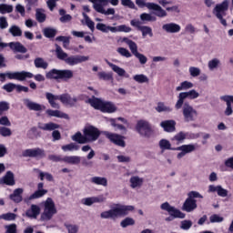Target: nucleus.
<instances>
[{"mask_svg": "<svg viewBox=\"0 0 233 233\" xmlns=\"http://www.w3.org/2000/svg\"><path fill=\"white\" fill-rule=\"evenodd\" d=\"M100 110L101 112H107L108 114H113V112H116V106H114V104L104 101L102 109Z\"/></svg>", "mask_w": 233, "mask_h": 233, "instance_id": "nucleus-40", "label": "nucleus"}, {"mask_svg": "<svg viewBox=\"0 0 233 233\" xmlns=\"http://www.w3.org/2000/svg\"><path fill=\"white\" fill-rule=\"evenodd\" d=\"M149 10H154V15H156L157 17H167V11H165V9L161 8V5L153 3L150 9Z\"/></svg>", "mask_w": 233, "mask_h": 233, "instance_id": "nucleus-23", "label": "nucleus"}, {"mask_svg": "<svg viewBox=\"0 0 233 233\" xmlns=\"http://www.w3.org/2000/svg\"><path fill=\"white\" fill-rule=\"evenodd\" d=\"M24 157H45V150L39 147L26 149L23 152Z\"/></svg>", "mask_w": 233, "mask_h": 233, "instance_id": "nucleus-17", "label": "nucleus"}, {"mask_svg": "<svg viewBox=\"0 0 233 233\" xmlns=\"http://www.w3.org/2000/svg\"><path fill=\"white\" fill-rule=\"evenodd\" d=\"M45 184L43 182L38 183L37 190L35 191L32 195H30L27 198H25V203H30L33 199H39V198H43L46 194H48V190L44 189Z\"/></svg>", "mask_w": 233, "mask_h": 233, "instance_id": "nucleus-11", "label": "nucleus"}, {"mask_svg": "<svg viewBox=\"0 0 233 233\" xmlns=\"http://www.w3.org/2000/svg\"><path fill=\"white\" fill-rule=\"evenodd\" d=\"M134 210V206L116 205L113 208L104 211L100 214L102 219H116V218H125Z\"/></svg>", "mask_w": 233, "mask_h": 233, "instance_id": "nucleus-2", "label": "nucleus"}, {"mask_svg": "<svg viewBox=\"0 0 233 233\" xmlns=\"http://www.w3.org/2000/svg\"><path fill=\"white\" fill-rule=\"evenodd\" d=\"M63 163H67V165H79L81 163V157H77V156L63 157Z\"/></svg>", "mask_w": 233, "mask_h": 233, "instance_id": "nucleus-32", "label": "nucleus"}, {"mask_svg": "<svg viewBox=\"0 0 233 233\" xmlns=\"http://www.w3.org/2000/svg\"><path fill=\"white\" fill-rule=\"evenodd\" d=\"M62 150L64 152H74V150H79V146L76 143H70V144L62 146Z\"/></svg>", "mask_w": 233, "mask_h": 233, "instance_id": "nucleus-54", "label": "nucleus"}, {"mask_svg": "<svg viewBox=\"0 0 233 233\" xmlns=\"http://www.w3.org/2000/svg\"><path fill=\"white\" fill-rule=\"evenodd\" d=\"M104 136L109 139L111 143L116 145L117 147H125V140H123V137L121 135H117L115 133H110L108 131L104 132Z\"/></svg>", "mask_w": 233, "mask_h": 233, "instance_id": "nucleus-13", "label": "nucleus"}, {"mask_svg": "<svg viewBox=\"0 0 233 233\" xmlns=\"http://www.w3.org/2000/svg\"><path fill=\"white\" fill-rule=\"evenodd\" d=\"M3 183L8 187H14V185H15V177L14 176V172L7 171L3 177Z\"/></svg>", "mask_w": 233, "mask_h": 233, "instance_id": "nucleus-28", "label": "nucleus"}, {"mask_svg": "<svg viewBox=\"0 0 233 233\" xmlns=\"http://www.w3.org/2000/svg\"><path fill=\"white\" fill-rule=\"evenodd\" d=\"M7 46L15 53L26 54V52H28V49L20 42L0 43V52H3Z\"/></svg>", "mask_w": 233, "mask_h": 233, "instance_id": "nucleus-10", "label": "nucleus"}, {"mask_svg": "<svg viewBox=\"0 0 233 233\" xmlns=\"http://www.w3.org/2000/svg\"><path fill=\"white\" fill-rule=\"evenodd\" d=\"M169 216H171V218H178V219H185V213L181 212V210L176 208H172L169 211Z\"/></svg>", "mask_w": 233, "mask_h": 233, "instance_id": "nucleus-41", "label": "nucleus"}, {"mask_svg": "<svg viewBox=\"0 0 233 233\" xmlns=\"http://www.w3.org/2000/svg\"><path fill=\"white\" fill-rule=\"evenodd\" d=\"M153 4L154 3L150 2L147 3V0H136V5H137L138 8H145L146 6L147 10H150Z\"/></svg>", "mask_w": 233, "mask_h": 233, "instance_id": "nucleus-57", "label": "nucleus"}, {"mask_svg": "<svg viewBox=\"0 0 233 233\" xmlns=\"http://www.w3.org/2000/svg\"><path fill=\"white\" fill-rule=\"evenodd\" d=\"M98 78L103 81H114V76L112 73H106L105 71L97 73Z\"/></svg>", "mask_w": 233, "mask_h": 233, "instance_id": "nucleus-51", "label": "nucleus"}, {"mask_svg": "<svg viewBox=\"0 0 233 233\" xmlns=\"http://www.w3.org/2000/svg\"><path fill=\"white\" fill-rule=\"evenodd\" d=\"M5 233H17V225L11 224L5 227Z\"/></svg>", "mask_w": 233, "mask_h": 233, "instance_id": "nucleus-64", "label": "nucleus"}, {"mask_svg": "<svg viewBox=\"0 0 233 233\" xmlns=\"http://www.w3.org/2000/svg\"><path fill=\"white\" fill-rule=\"evenodd\" d=\"M96 30H99V32H103V34H108V32L114 34V26L106 25L103 23L96 24Z\"/></svg>", "mask_w": 233, "mask_h": 233, "instance_id": "nucleus-38", "label": "nucleus"}, {"mask_svg": "<svg viewBox=\"0 0 233 233\" xmlns=\"http://www.w3.org/2000/svg\"><path fill=\"white\" fill-rule=\"evenodd\" d=\"M46 114L48 116V117H58L60 119H68V115H66V113H63L60 110L47 109L46 111Z\"/></svg>", "mask_w": 233, "mask_h": 233, "instance_id": "nucleus-26", "label": "nucleus"}, {"mask_svg": "<svg viewBox=\"0 0 233 233\" xmlns=\"http://www.w3.org/2000/svg\"><path fill=\"white\" fill-rule=\"evenodd\" d=\"M46 97L49 103V105L52 106V108H56L58 110V108H61V106H59L58 103H56V101H57V99L59 100V96H56L52 93H46Z\"/></svg>", "mask_w": 233, "mask_h": 233, "instance_id": "nucleus-27", "label": "nucleus"}, {"mask_svg": "<svg viewBox=\"0 0 233 233\" xmlns=\"http://www.w3.org/2000/svg\"><path fill=\"white\" fill-rule=\"evenodd\" d=\"M208 192H217L219 198H227L228 196V190L223 188L221 186L210 185L208 187Z\"/></svg>", "mask_w": 233, "mask_h": 233, "instance_id": "nucleus-22", "label": "nucleus"}, {"mask_svg": "<svg viewBox=\"0 0 233 233\" xmlns=\"http://www.w3.org/2000/svg\"><path fill=\"white\" fill-rule=\"evenodd\" d=\"M106 198L103 196L99 197H89L81 199V204L86 207H92L95 203H105Z\"/></svg>", "mask_w": 233, "mask_h": 233, "instance_id": "nucleus-18", "label": "nucleus"}, {"mask_svg": "<svg viewBox=\"0 0 233 233\" xmlns=\"http://www.w3.org/2000/svg\"><path fill=\"white\" fill-rule=\"evenodd\" d=\"M155 110H157V112H172V107H170L169 106L165 105V103L163 102H158L157 106L155 107Z\"/></svg>", "mask_w": 233, "mask_h": 233, "instance_id": "nucleus-48", "label": "nucleus"}, {"mask_svg": "<svg viewBox=\"0 0 233 233\" xmlns=\"http://www.w3.org/2000/svg\"><path fill=\"white\" fill-rule=\"evenodd\" d=\"M41 214V208L35 204H32L31 207L26 209L25 213L23 216H25L29 219H37Z\"/></svg>", "mask_w": 233, "mask_h": 233, "instance_id": "nucleus-15", "label": "nucleus"}, {"mask_svg": "<svg viewBox=\"0 0 233 233\" xmlns=\"http://www.w3.org/2000/svg\"><path fill=\"white\" fill-rule=\"evenodd\" d=\"M59 101L66 106H76V104L77 101H79V99L77 96H72L70 94L65 93L59 95Z\"/></svg>", "mask_w": 233, "mask_h": 233, "instance_id": "nucleus-14", "label": "nucleus"}, {"mask_svg": "<svg viewBox=\"0 0 233 233\" xmlns=\"http://www.w3.org/2000/svg\"><path fill=\"white\" fill-rule=\"evenodd\" d=\"M164 32L167 34H177L181 31V25L176 23H168L162 25Z\"/></svg>", "mask_w": 233, "mask_h": 233, "instance_id": "nucleus-20", "label": "nucleus"}, {"mask_svg": "<svg viewBox=\"0 0 233 233\" xmlns=\"http://www.w3.org/2000/svg\"><path fill=\"white\" fill-rule=\"evenodd\" d=\"M91 183L94 185H101L102 187H107L108 186V180L106 177H93L91 178Z\"/></svg>", "mask_w": 233, "mask_h": 233, "instance_id": "nucleus-37", "label": "nucleus"}, {"mask_svg": "<svg viewBox=\"0 0 233 233\" xmlns=\"http://www.w3.org/2000/svg\"><path fill=\"white\" fill-rule=\"evenodd\" d=\"M159 147L161 150L178 151L179 153L177 155V157L178 159H182V157H185L187 154H192V152H196V149H197L196 144L182 145L180 147L172 148V144H170V141L167 139H161L159 141Z\"/></svg>", "mask_w": 233, "mask_h": 233, "instance_id": "nucleus-1", "label": "nucleus"}, {"mask_svg": "<svg viewBox=\"0 0 233 233\" xmlns=\"http://www.w3.org/2000/svg\"><path fill=\"white\" fill-rule=\"evenodd\" d=\"M82 15L85 19V23H86V26H88V28L91 30V32H94V30H96V23H94V21H92L90 19L88 15H86V13H82Z\"/></svg>", "mask_w": 233, "mask_h": 233, "instance_id": "nucleus-47", "label": "nucleus"}, {"mask_svg": "<svg viewBox=\"0 0 233 233\" xmlns=\"http://www.w3.org/2000/svg\"><path fill=\"white\" fill-rule=\"evenodd\" d=\"M229 3L230 1L224 0L221 4H218L213 9L214 15H216L217 19H219L223 26H227V20H225L223 16L227 15L226 12L228 10Z\"/></svg>", "mask_w": 233, "mask_h": 233, "instance_id": "nucleus-6", "label": "nucleus"}, {"mask_svg": "<svg viewBox=\"0 0 233 233\" xmlns=\"http://www.w3.org/2000/svg\"><path fill=\"white\" fill-rule=\"evenodd\" d=\"M59 18L60 23H70L72 21V15H66V11L65 9L59 10Z\"/></svg>", "mask_w": 233, "mask_h": 233, "instance_id": "nucleus-46", "label": "nucleus"}, {"mask_svg": "<svg viewBox=\"0 0 233 233\" xmlns=\"http://www.w3.org/2000/svg\"><path fill=\"white\" fill-rule=\"evenodd\" d=\"M14 12V5H6V4H1L0 5V14H12Z\"/></svg>", "mask_w": 233, "mask_h": 233, "instance_id": "nucleus-52", "label": "nucleus"}, {"mask_svg": "<svg viewBox=\"0 0 233 233\" xmlns=\"http://www.w3.org/2000/svg\"><path fill=\"white\" fill-rule=\"evenodd\" d=\"M23 192H25V189L21 187L15 189L13 194L10 195V199L15 203H21L23 201Z\"/></svg>", "mask_w": 233, "mask_h": 233, "instance_id": "nucleus-25", "label": "nucleus"}, {"mask_svg": "<svg viewBox=\"0 0 233 233\" xmlns=\"http://www.w3.org/2000/svg\"><path fill=\"white\" fill-rule=\"evenodd\" d=\"M160 127L164 128L165 132H174L176 130V121L166 120L160 123Z\"/></svg>", "mask_w": 233, "mask_h": 233, "instance_id": "nucleus-29", "label": "nucleus"}, {"mask_svg": "<svg viewBox=\"0 0 233 233\" xmlns=\"http://www.w3.org/2000/svg\"><path fill=\"white\" fill-rule=\"evenodd\" d=\"M140 32H142V37H145L146 35H149V37H154V33L152 32V27L147 25H142L139 27Z\"/></svg>", "mask_w": 233, "mask_h": 233, "instance_id": "nucleus-50", "label": "nucleus"}, {"mask_svg": "<svg viewBox=\"0 0 233 233\" xmlns=\"http://www.w3.org/2000/svg\"><path fill=\"white\" fill-rule=\"evenodd\" d=\"M185 99H188V93L187 92H181L178 94V99L175 105V108L177 110H179L183 107V105L185 103Z\"/></svg>", "mask_w": 233, "mask_h": 233, "instance_id": "nucleus-33", "label": "nucleus"}, {"mask_svg": "<svg viewBox=\"0 0 233 233\" xmlns=\"http://www.w3.org/2000/svg\"><path fill=\"white\" fill-rule=\"evenodd\" d=\"M122 41L129 46V49L131 51V54H133V56H136L137 53H139L137 51V44H136V42H134L127 37H124Z\"/></svg>", "mask_w": 233, "mask_h": 233, "instance_id": "nucleus-34", "label": "nucleus"}, {"mask_svg": "<svg viewBox=\"0 0 233 233\" xmlns=\"http://www.w3.org/2000/svg\"><path fill=\"white\" fill-rule=\"evenodd\" d=\"M57 214V208H56V203L51 198H48L44 202V211L40 216V221H50L54 216Z\"/></svg>", "mask_w": 233, "mask_h": 233, "instance_id": "nucleus-4", "label": "nucleus"}, {"mask_svg": "<svg viewBox=\"0 0 233 233\" xmlns=\"http://www.w3.org/2000/svg\"><path fill=\"white\" fill-rule=\"evenodd\" d=\"M35 17L38 23H45L46 21V15L41 9H36Z\"/></svg>", "mask_w": 233, "mask_h": 233, "instance_id": "nucleus-62", "label": "nucleus"}, {"mask_svg": "<svg viewBox=\"0 0 233 233\" xmlns=\"http://www.w3.org/2000/svg\"><path fill=\"white\" fill-rule=\"evenodd\" d=\"M61 70L52 69L46 74V79H60Z\"/></svg>", "mask_w": 233, "mask_h": 233, "instance_id": "nucleus-45", "label": "nucleus"}, {"mask_svg": "<svg viewBox=\"0 0 233 233\" xmlns=\"http://www.w3.org/2000/svg\"><path fill=\"white\" fill-rule=\"evenodd\" d=\"M137 131L140 136H143V137H150L153 134L152 127L150 126V123L146 120H139L137 123Z\"/></svg>", "mask_w": 233, "mask_h": 233, "instance_id": "nucleus-9", "label": "nucleus"}, {"mask_svg": "<svg viewBox=\"0 0 233 233\" xmlns=\"http://www.w3.org/2000/svg\"><path fill=\"white\" fill-rule=\"evenodd\" d=\"M72 140L76 141V143H79V145H85L87 143L86 137L85 135L81 134V132L76 133L72 137Z\"/></svg>", "mask_w": 233, "mask_h": 233, "instance_id": "nucleus-42", "label": "nucleus"}, {"mask_svg": "<svg viewBox=\"0 0 233 233\" xmlns=\"http://www.w3.org/2000/svg\"><path fill=\"white\" fill-rule=\"evenodd\" d=\"M221 101H225L227 107L225 110V115L226 116H232L233 114V109H232V103H233V96L230 95H226L220 96Z\"/></svg>", "mask_w": 233, "mask_h": 233, "instance_id": "nucleus-19", "label": "nucleus"}, {"mask_svg": "<svg viewBox=\"0 0 233 233\" xmlns=\"http://www.w3.org/2000/svg\"><path fill=\"white\" fill-rule=\"evenodd\" d=\"M8 32L11 34V35H13V37H21V35H23V30H21V27L15 25H11Z\"/></svg>", "mask_w": 233, "mask_h": 233, "instance_id": "nucleus-43", "label": "nucleus"}, {"mask_svg": "<svg viewBox=\"0 0 233 233\" xmlns=\"http://www.w3.org/2000/svg\"><path fill=\"white\" fill-rule=\"evenodd\" d=\"M88 103L91 105V106H93V108H96V110H101L105 101L96 96H92L88 99Z\"/></svg>", "mask_w": 233, "mask_h": 233, "instance_id": "nucleus-31", "label": "nucleus"}, {"mask_svg": "<svg viewBox=\"0 0 233 233\" xmlns=\"http://www.w3.org/2000/svg\"><path fill=\"white\" fill-rule=\"evenodd\" d=\"M56 40L63 43L64 48H68V46H70V36L60 35V36H57Z\"/></svg>", "mask_w": 233, "mask_h": 233, "instance_id": "nucleus-61", "label": "nucleus"}, {"mask_svg": "<svg viewBox=\"0 0 233 233\" xmlns=\"http://www.w3.org/2000/svg\"><path fill=\"white\" fill-rule=\"evenodd\" d=\"M116 32H132V28L129 26H127L126 25H121L118 26L114 27L113 34H116Z\"/></svg>", "mask_w": 233, "mask_h": 233, "instance_id": "nucleus-60", "label": "nucleus"}, {"mask_svg": "<svg viewBox=\"0 0 233 233\" xmlns=\"http://www.w3.org/2000/svg\"><path fill=\"white\" fill-rule=\"evenodd\" d=\"M87 155V159H94L95 156H96V151H94V149H92V147L86 145V146H83L82 147V152H88Z\"/></svg>", "mask_w": 233, "mask_h": 233, "instance_id": "nucleus-56", "label": "nucleus"}, {"mask_svg": "<svg viewBox=\"0 0 233 233\" xmlns=\"http://www.w3.org/2000/svg\"><path fill=\"white\" fill-rule=\"evenodd\" d=\"M84 136H86V140L87 143H94V141H97L99 137L101 136V132L94 126H89L84 128L83 130Z\"/></svg>", "mask_w": 233, "mask_h": 233, "instance_id": "nucleus-8", "label": "nucleus"}, {"mask_svg": "<svg viewBox=\"0 0 233 233\" xmlns=\"http://www.w3.org/2000/svg\"><path fill=\"white\" fill-rule=\"evenodd\" d=\"M93 4V8L96 12L98 14H102L103 15H116V9L114 8H108L107 10L105 9V6L108 5H102L101 2H97L95 0V2H91Z\"/></svg>", "mask_w": 233, "mask_h": 233, "instance_id": "nucleus-12", "label": "nucleus"}, {"mask_svg": "<svg viewBox=\"0 0 233 233\" xmlns=\"http://www.w3.org/2000/svg\"><path fill=\"white\" fill-rule=\"evenodd\" d=\"M108 66H110V68H112L113 72L117 74V76H119L120 77H123V76H125V74H127V71H125V69L119 67L118 66H116L115 64L108 63Z\"/></svg>", "mask_w": 233, "mask_h": 233, "instance_id": "nucleus-49", "label": "nucleus"}, {"mask_svg": "<svg viewBox=\"0 0 233 233\" xmlns=\"http://www.w3.org/2000/svg\"><path fill=\"white\" fill-rule=\"evenodd\" d=\"M6 77L9 79H16L17 81H25V79H32V77H34V74L27 71L0 73L1 83H5L6 81Z\"/></svg>", "mask_w": 233, "mask_h": 233, "instance_id": "nucleus-5", "label": "nucleus"}, {"mask_svg": "<svg viewBox=\"0 0 233 233\" xmlns=\"http://www.w3.org/2000/svg\"><path fill=\"white\" fill-rule=\"evenodd\" d=\"M182 114L184 116V121L186 123L196 121V117H198V111L188 103H185L183 105Z\"/></svg>", "mask_w": 233, "mask_h": 233, "instance_id": "nucleus-7", "label": "nucleus"}, {"mask_svg": "<svg viewBox=\"0 0 233 233\" xmlns=\"http://www.w3.org/2000/svg\"><path fill=\"white\" fill-rule=\"evenodd\" d=\"M219 65H221V61H219L218 58H213L208 62V66L209 70H216Z\"/></svg>", "mask_w": 233, "mask_h": 233, "instance_id": "nucleus-63", "label": "nucleus"}, {"mask_svg": "<svg viewBox=\"0 0 233 233\" xmlns=\"http://www.w3.org/2000/svg\"><path fill=\"white\" fill-rule=\"evenodd\" d=\"M23 101H24V105H25V106L29 110H34L35 112H41V110L45 109L44 106H41V104L33 102L28 98H25Z\"/></svg>", "mask_w": 233, "mask_h": 233, "instance_id": "nucleus-21", "label": "nucleus"}, {"mask_svg": "<svg viewBox=\"0 0 233 233\" xmlns=\"http://www.w3.org/2000/svg\"><path fill=\"white\" fill-rule=\"evenodd\" d=\"M38 128L40 130H45V131H47V132H54L55 130H57V128H59V125L58 124H56L54 122H48V123H46V124H43V123H39L38 124Z\"/></svg>", "mask_w": 233, "mask_h": 233, "instance_id": "nucleus-24", "label": "nucleus"}, {"mask_svg": "<svg viewBox=\"0 0 233 233\" xmlns=\"http://www.w3.org/2000/svg\"><path fill=\"white\" fill-rule=\"evenodd\" d=\"M141 21H147V22H155L157 21V18L148 13H143L140 15Z\"/></svg>", "mask_w": 233, "mask_h": 233, "instance_id": "nucleus-58", "label": "nucleus"}, {"mask_svg": "<svg viewBox=\"0 0 233 233\" xmlns=\"http://www.w3.org/2000/svg\"><path fill=\"white\" fill-rule=\"evenodd\" d=\"M43 34H44L45 37L52 38V37H56V34H57V30H56L55 28H52V27H46L43 30Z\"/></svg>", "mask_w": 233, "mask_h": 233, "instance_id": "nucleus-53", "label": "nucleus"}, {"mask_svg": "<svg viewBox=\"0 0 233 233\" xmlns=\"http://www.w3.org/2000/svg\"><path fill=\"white\" fill-rule=\"evenodd\" d=\"M134 81H136L137 83H148L150 80L148 79V76H147L144 74H140V75H135L133 76Z\"/></svg>", "mask_w": 233, "mask_h": 233, "instance_id": "nucleus-55", "label": "nucleus"}, {"mask_svg": "<svg viewBox=\"0 0 233 233\" xmlns=\"http://www.w3.org/2000/svg\"><path fill=\"white\" fill-rule=\"evenodd\" d=\"M132 225H136V220L132 218H126L120 222V227H122V228H127V227H130Z\"/></svg>", "mask_w": 233, "mask_h": 233, "instance_id": "nucleus-59", "label": "nucleus"}, {"mask_svg": "<svg viewBox=\"0 0 233 233\" xmlns=\"http://www.w3.org/2000/svg\"><path fill=\"white\" fill-rule=\"evenodd\" d=\"M90 59V56H67L66 59V65H69V66H75V65H79V63H85Z\"/></svg>", "mask_w": 233, "mask_h": 233, "instance_id": "nucleus-16", "label": "nucleus"}, {"mask_svg": "<svg viewBox=\"0 0 233 233\" xmlns=\"http://www.w3.org/2000/svg\"><path fill=\"white\" fill-rule=\"evenodd\" d=\"M34 65L35 68H42L43 70H46L48 68V62L45 61L42 57H36L34 60Z\"/></svg>", "mask_w": 233, "mask_h": 233, "instance_id": "nucleus-36", "label": "nucleus"}, {"mask_svg": "<svg viewBox=\"0 0 233 233\" xmlns=\"http://www.w3.org/2000/svg\"><path fill=\"white\" fill-rule=\"evenodd\" d=\"M56 54L58 59H60L61 61H65V63H66L68 54L63 51V48H61V46H59L58 45L56 46Z\"/></svg>", "mask_w": 233, "mask_h": 233, "instance_id": "nucleus-39", "label": "nucleus"}, {"mask_svg": "<svg viewBox=\"0 0 233 233\" xmlns=\"http://www.w3.org/2000/svg\"><path fill=\"white\" fill-rule=\"evenodd\" d=\"M196 198L203 199L202 195L198 191H190L187 193V198L182 205L184 212H194L198 208V200Z\"/></svg>", "mask_w": 233, "mask_h": 233, "instance_id": "nucleus-3", "label": "nucleus"}, {"mask_svg": "<svg viewBox=\"0 0 233 233\" xmlns=\"http://www.w3.org/2000/svg\"><path fill=\"white\" fill-rule=\"evenodd\" d=\"M190 88H194V84L192 82L184 81L176 87V90L177 92H181V90H190Z\"/></svg>", "mask_w": 233, "mask_h": 233, "instance_id": "nucleus-44", "label": "nucleus"}, {"mask_svg": "<svg viewBox=\"0 0 233 233\" xmlns=\"http://www.w3.org/2000/svg\"><path fill=\"white\" fill-rule=\"evenodd\" d=\"M74 77V71L70 69L60 70V79L63 81H70Z\"/></svg>", "mask_w": 233, "mask_h": 233, "instance_id": "nucleus-35", "label": "nucleus"}, {"mask_svg": "<svg viewBox=\"0 0 233 233\" xmlns=\"http://www.w3.org/2000/svg\"><path fill=\"white\" fill-rule=\"evenodd\" d=\"M144 179L137 176L131 177L129 179L131 188H140L143 187Z\"/></svg>", "mask_w": 233, "mask_h": 233, "instance_id": "nucleus-30", "label": "nucleus"}]
</instances>
